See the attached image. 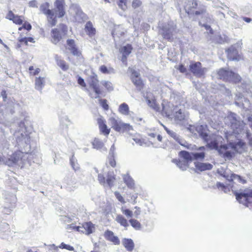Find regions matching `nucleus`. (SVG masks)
<instances>
[{
	"mask_svg": "<svg viewBox=\"0 0 252 252\" xmlns=\"http://www.w3.org/2000/svg\"><path fill=\"white\" fill-rule=\"evenodd\" d=\"M236 116L235 114L232 113L226 119V120L230 121V127L232 130L231 133H227L225 134L228 145H222L223 139L221 136L215 134L208 135L206 125H198L196 127V131L206 142L209 148L217 150L220 154L228 159L232 158L235 153H242L245 151L246 144L240 138H247L249 144L252 146L251 134L246 127L243 121H237Z\"/></svg>",
	"mask_w": 252,
	"mask_h": 252,
	"instance_id": "f257e3e1",
	"label": "nucleus"
},
{
	"mask_svg": "<svg viewBox=\"0 0 252 252\" xmlns=\"http://www.w3.org/2000/svg\"><path fill=\"white\" fill-rule=\"evenodd\" d=\"M8 128L0 126V164L9 166L14 164L21 168L31 164L33 155L28 152L31 149V137L24 122H21L13 133L16 145L24 152L20 151L12 154L13 145L10 143L11 138L8 136Z\"/></svg>",
	"mask_w": 252,
	"mask_h": 252,
	"instance_id": "f03ea898",
	"label": "nucleus"
},
{
	"mask_svg": "<svg viewBox=\"0 0 252 252\" xmlns=\"http://www.w3.org/2000/svg\"><path fill=\"white\" fill-rule=\"evenodd\" d=\"M54 6L55 8L54 9V11L49 14L46 15L48 22L52 27L56 25L57 23V17H62L65 14L63 1L56 0L55 2Z\"/></svg>",
	"mask_w": 252,
	"mask_h": 252,
	"instance_id": "7ed1b4c3",
	"label": "nucleus"
},
{
	"mask_svg": "<svg viewBox=\"0 0 252 252\" xmlns=\"http://www.w3.org/2000/svg\"><path fill=\"white\" fill-rule=\"evenodd\" d=\"M108 124L115 131L119 132H129L133 127L129 124L125 123L118 117L111 116L108 119Z\"/></svg>",
	"mask_w": 252,
	"mask_h": 252,
	"instance_id": "20e7f679",
	"label": "nucleus"
},
{
	"mask_svg": "<svg viewBox=\"0 0 252 252\" xmlns=\"http://www.w3.org/2000/svg\"><path fill=\"white\" fill-rule=\"evenodd\" d=\"M159 33L163 38L168 41H172L173 35L176 32V26L173 22L164 24L162 26H159Z\"/></svg>",
	"mask_w": 252,
	"mask_h": 252,
	"instance_id": "39448f33",
	"label": "nucleus"
},
{
	"mask_svg": "<svg viewBox=\"0 0 252 252\" xmlns=\"http://www.w3.org/2000/svg\"><path fill=\"white\" fill-rule=\"evenodd\" d=\"M236 199L240 203L247 207H252V189H246L235 193Z\"/></svg>",
	"mask_w": 252,
	"mask_h": 252,
	"instance_id": "423d86ee",
	"label": "nucleus"
},
{
	"mask_svg": "<svg viewBox=\"0 0 252 252\" xmlns=\"http://www.w3.org/2000/svg\"><path fill=\"white\" fill-rule=\"evenodd\" d=\"M67 27L63 25L60 24L58 28L53 29L51 31V41L55 44H57L62 38V36L66 34Z\"/></svg>",
	"mask_w": 252,
	"mask_h": 252,
	"instance_id": "0eeeda50",
	"label": "nucleus"
},
{
	"mask_svg": "<svg viewBox=\"0 0 252 252\" xmlns=\"http://www.w3.org/2000/svg\"><path fill=\"white\" fill-rule=\"evenodd\" d=\"M218 74L219 78L223 80L232 81L234 83H237L240 80V76L238 74L223 68L220 69Z\"/></svg>",
	"mask_w": 252,
	"mask_h": 252,
	"instance_id": "6e6552de",
	"label": "nucleus"
},
{
	"mask_svg": "<svg viewBox=\"0 0 252 252\" xmlns=\"http://www.w3.org/2000/svg\"><path fill=\"white\" fill-rule=\"evenodd\" d=\"M90 86L93 88L95 93L94 94H90V96L92 98H97L99 97V95L102 93L98 85V80L96 75L91 76L89 81Z\"/></svg>",
	"mask_w": 252,
	"mask_h": 252,
	"instance_id": "1a4fd4ad",
	"label": "nucleus"
},
{
	"mask_svg": "<svg viewBox=\"0 0 252 252\" xmlns=\"http://www.w3.org/2000/svg\"><path fill=\"white\" fill-rule=\"evenodd\" d=\"M69 14L74 18L75 20L81 22L85 17V14L76 4H72L69 10Z\"/></svg>",
	"mask_w": 252,
	"mask_h": 252,
	"instance_id": "9d476101",
	"label": "nucleus"
},
{
	"mask_svg": "<svg viewBox=\"0 0 252 252\" xmlns=\"http://www.w3.org/2000/svg\"><path fill=\"white\" fill-rule=\"evenodd\" d=\"M128 70L131 73V79L132 83L138 90H141L143 88L144 84L139 77V73L131 67H129Z\"/></svg>",
	"mask_w": 252,
	"mask_h": 252,
	"instance_id": "9b49d317",
	"label": "nucleus"
},
{
	"mask_svg": "<svg viewBox=\"0 0 252 252\" xmlns=\"http://www.w3.org/2000/svg\"><path fill=\"white\" fill-rule=\"evenodd\" d=\"M182 151L180 152L179 156L181 159H173L172 162L175 163L177 166L182 170H186L189 166V164L192 161L190 158H185L182 154Z\"/></svg>",
	"mask_w": 252,
	"mask_h": 252,
	"instance_id": "f8f14e48",
	"label": "nucleus"
},
{
	"mask_svg": "<svg viewBox=\"0 0 252 252\" xmlns=\"http://www.w3.org/2000/svg\"><path fill=\"white\" fill-rule=\"evenodd\" d=\"M190 71L195 76L201 77L207 71L206 68H201V64L199 62L192 63L189 65Z\"/></svg>",
	"mask_w": 252,
	"mask_h": 252,
	"instance_id": "ddd939ff",
	"label": "nucleus"
},
{
	"mask_svg": "<svg viewBox=\"0 0 252 252\" xmlns=\"http://www.w3.org/2000/svg\"><path fill=\"white\" fill-rule=\"evenodd\" d=\"M175 110L174 105L165 100H163L162 103V114L165 115L168 118H171L173 111Z\"/></svg>",
	"mask_w": 252,
	"mask_h": 252,
	"instance_id": "4468645a",
	"label": "nucleus"
},
{
	"mask_svg": "<svg viewBox=\"0 0 252 252\" xmlns=\"http://www.w3.org/2000/svg\"><path fill=\"white\" fill-rule=\"evenodd\" d=\"M148 106L157 112L160 111V108L157 103L155 96L151 93H147L145 96Z\"/></svg>",
	"mask_w": 252,
	"mask_h": 252,
	"instance_id": "2eb2a0df",
	"label": "nucleus"
},
{
	"mask_svg": "<svg viewBox=\"0 0 252 252\" xmlns=\"http://www.w3.org/2000/svg\"><path fill=\"white\" fill-rule=\"evenodd\" d=\"M94 225L91 222H86L81 226H78L77 227V231L87 235L92 233L94 231Z\"/></svg>",
	"mask_w": 252,
	"mask_h": 252,
	"instance_id": "dca6fc26",
	"label": "nucleus"
},
{
	"mask_svg": "<svg viewBox=\"0 0 252 252\" xmlns=\"http://www.w3.org/2000/svg\"><path fill=\"white\" fill-rule=\"evenodd\" d=\"M183 156L186 158H190L191 161L194 159H202L205 157V153L203 152L189 153L185 151H182Z\"/></svg>",
	"mask_w": 252,
	"mask_h": 252,
	"instance_id": "f3484780",
	"label": "nucleus"
},
{
	"mask_svg": "<svg viewBox=\"0 0 252 252\" xmlns=\"http://www.w3.org/2000/svg\"><path fill=\"white\" fill-rule=\"evenodd\" d=\"M132 50V47L131 45L127 44L126 46H124L120 49V52L122 54V61L123 63H125L126 64L127 57L131 53Z\"/></svg>",
	"mask_w": 252,
	"mask_h": 252,
	"instance_id": "a211bd4d",
	"label": "nucleus"
},
{
	"mask_svg": "<svg viewBox=\"0 0 252 252\" xmlns=\"http://www.w3.org/2000/svg\"><path fill=\"white\" fill-rule=\"evenodd\" d=\"M227 57L230 61L239 60V56L235 46H232L226 50Z\"/></svg>",
	"mask_w": 252,
	"mask_h": 252,
	"instance_id": "6ab92c4d",
	"label": "nucleus"
},
{
	"mask_svg": "<svg viewBox=\"0 0 252 252\" xmlns=\"http://www.w3.org/2000/svg\"><path fill=\"white\" fill-rule=\"evenodd\" d=\"M104 236L105 239L115 245H119L120 241L117 236L114 235V233L110 230H106L104 234Z\"/></svg>",
	"mask_w": 252,
	"mask_h": 252,
	"instance_id": "aec40b11",
	"label": "nucleus"
},
{
	"mask_svg": "<svg viewBox=\"0 0 252 252\" xmlns=\"http://www.w3.org/2000/svg\"><path fill=\"white\" fill-rule=\"evenodd\" d=\"M174 117L176 122L181 125H184L187 119V117L180 109L175 112Z\"/></svg>",
	"mask_w": 252,
	"mask_h": 252,
	"instance_id": "412c9836",
	"label": "nucleus"
},
{
	"mask_svg": "<svg viewBox=\"0 0 252 252\" xmlns=\"http://www.w3.org/2000/svg\"><path fill=\"white\" fill-rule=\"evenodd\" d=\"M97 123L99 126L100 131L104 135H108L110 132V129L107 127L104 120L102 118H98L97 119Z\"/></svg>",
	"mask_w": 252,
	"mask_h": 252,
	"instance_id": "4be33fe9",
	"label": "nucleus"
},
{
	"mask_svg": "<svg viewBox=\"0 0 252 252\" xmlns=\"http://www.w3.org/2000/svg\"><path fill=\"white\" fill-rule=\"evenodd\" d=\"M236 96L237 97L236 99L237 100L235 102L236 105L242 106L244 108H249L250 105L249 100L245 98H243V95L241 94H240L239 95L236 94Z\"/></svg>",
	"mask_w": 252,
	"mask_h": 252,
	"instance_id": "5701e85b",
	"label": "nucleus"
},
{
	"mask_svg": "<svg viewBox=\"0 0 252 252\" xmlns=\"http://www.w3.org/2000/svg\"><path fill=\"white\" fill-rule=\"evenodd\" d=\"M227 180L229 181L233 182L234 183H239L242 184L247 183V180L244 177L235 174H231L230 176H227Z\"/></svg>",
	"mask_w": 252,
	"mask_h": 252,
	"instance_id": "b1692460",
	"label": "nucleus"
},
{
	"mask_svg": "<svg viewBox=\"0 0 252 252\" xmlns=\"http://www.w3.org/2000/svg\"><path fill=\"white\" fill-rule=\"evenodd\" d=\"M194 165L196 168L200 171L211 170L213 168V165L209 163H203L196 161L194 162Z\"/></svg>",
	"mask_w": 252,
	"mask_h": 252,
	"instance_id": "393cba45",
	"label": "nucleus"
},
{
	"mask_svg": "<svg viewBox=\"0 0 252 252\" xmlns=\"http://www.w3.org/2000/svg\"><path fill=\"white\" fill-rule=\"evenodd\" d=\"M67 45L68 46V49L71 51L73 55L77 56H79L80 53V51L78 50V49L76 47L74 40H67Z\"/></svg>",
	"mask_w": 252,
	"mask_h": 252,
	"instance_id": "a878e982",
	"label": "nucleus"
},
{
	"mask_svg": "<svg viewBox=\"0 0 252 252\" xmlns=\"http://www.w3.org/2000/svg\"><path fill=\"white\" fill-rule=\"evenodd\" d=\"M85 31L90 37H93L95 34V29L92 23L90 21L87 22L86 24Z\"/></svg>",
	"mask_w": 252,
	"mask_h": 252,
	"instance_id": "bb28decb",
	"label": "nucleus"
},
{
	"mask_svg": "<svg viewBox=\"0 0 252 252\" xmlns=\"http://www.w3.org/2000/svg\"><path fill=\"white\" fill-rule=\"evenodd\" d=\"M125 31L122 27L120 26H116L112 33L114 40H115L117 37H120L123 36L125 33Z\"/></svg>",
	"mask_w": 252,
	"mask_h": 252,
	"instance_id": "cd10ccee",
	"label": "nucleus"
},
{
	"mask_svg": "<svg viewBox=\"0 0 252 252\" xmlns=\"http://www.w3.org/2000/svg\"><path fill=\"white\" fill-rule=\"evenodd\" d=\"M93 148L97 150L106 151V149L104 147V144L102 141L97 138H95L92 142Z\"/></svg>",
	"mask_w": 252,
	"mask_h": 252,
	"instance_id": "c85d7f7f",
	"label": "nucleus"
},
{
	"mask_svg": "<svg viewBox=\"0 0 252 252\" xmlns=\"http://www.w3.org/2000/svg\"><path fill=\"white\" fill-rule=\"evenodd\" d=\"M106 181V185H107L110 188L114 186L115 181V176L113 172H109L107 173Z\"/></svg>",
	"mask_w": 252,
	"mask_h": 252,
	"instance_id": "c756f323",
	"label": "nucleus"
},
{
	"mask_svg": "<svg viewBox=\"0 0 252 252\" xmlns=\"http://www.w3.org/2000/svg\"><path fill=\"white\" fill-rule=\"evenodd\" d=\"M45 78L44 77H36L35 80V89L41 91L44 86Z\"/></svg>",
	"mask_w": 252,
	"mask_h": 252,
	"instance_id": "7c9ffc66",
	"label": "nucleus"
},
{
	"mask_svg": "<svg viewBox=\"0 0 252 252\" xmlns=\"http://www.w3.org/2000/svg\"><path fill=\"white\" fill-rule=\"evenodd\" d=\"M161 125L164 128V129L166 130L167 133L172 138H173L176 141L178 142L181 145H184L182 143V140L180 139L179 136L174 131L172 130H170L168 129L166 126L161 124Z\"/></svg>",
	"mask_w": 252,
	"mask_h": 252,
	"instance_id": "2f4dec72",
	"label": "nucleus"
},
{
	"mask_svg": "<svg viewBox=\"0 0 252 252\" xmlns=\"http://www.w3.org/2000/svg\"><path fill=\"white\" fill-rule=\"evenodd\" d=\"M123 244L128 251H131L134 248V243L130 239L125 238L122 241Z\"/></svg>",
	"mask_w": 252,
	"mask_h": 252,
	"instance_id": "473e14b6",
	"label": "nucleus"
},
{
	"mask_svg": "<svg viewBox=\"0 0 252 252\" xmlns=\"http://www.w3.org/2000/svg\"><path fill=\"white\" fill-rule=\"evenodd\" d=\"M116 221L120 223L121 225L124 226L126 229H127V227L128 226V223L127 220L122 215H118L116 216Z\"/></svg>",
	"mask_w": 252,
	"mask_h": 252,
	"instance_id": "72a5a7b5",
	"label": "nucleus"
},
{
	"mask_svg": "<svg viewBox=\"0 0 252 252\" xmlns=\"http://www.w3.org/2000/svg\"><path fill=\"white\" fill-rule=\"evenodd\" d=\"M118 111L121 114L124 115H128L130 112L129 107L126 103H123L119 106Z\"/></svg>",
	"mask_w": 252,
	"mask_h": 252,
	"instance_id": "f704fd0d",
	"label": "nucleus"
},
{
	"mask_svg": "<svg viewBox=\"0 0 252 252\" xmlns=\"http://www.w3.org/2000/svg\"><path fill=\"white\" fill-rule=\"evenodd\" d=\"M124 182L126 184L127 187L132 189L134 186V182L132 178L128 175H124L123 176Z\"/></svg>",
	"mask_w": 252,
	"mask_h": 252,
	"instance_id": "c9c22d12",
	"label": "nucleus"
},
{
	"mask_svg": "<svg viewBox=\"0 0 252 252\" xmlns=\"http://www.w3.org/2000/svg\"><path fill=\"white\" fill-rule=\"evenodd\" d=\"M19 107L18 104L15 103H11L8 104V105L5 108L6 113H10L11 114H13L15 112L14 109H17Z\"/></svg>",
	"mask_w": 252,
	"mask_h": 252,
	"instance_id": "e433bc0d",
	"label": "nucleus"
},
{
	"mask_svg": "<svg viewBox=\"0 0 252 252\" xmlns=\"http://www.w3.org/2000/svg\"><path fill=\"white\" fill-rule=\"evenodd\" d=\"M55 59L58 65L63 70L66 71L68 69V65L66 64L65 61L59 59L58 56H56Z\"/></svg>",
	"mask_w": 252,
	"mask_h": 252,
	"instance_id": "4c0bfd02",
	"label": "nucleus"
},
{
	"mask_svg": "<svg viewBox=\"0 0 252 252\" xmlns=\"http://www.w3.org/2000/svg\"><path fill=\"white\" fill-rule=\"evenodd\" d=\"M49 4L48 2L42 4L40 7V10L46 15L49 14L54 11V9L50 10L49 9Z\"/></svg>",
	"mask_w": 252,
	"mask_h": 252,
	"instance_id": "58836bf2",
	"label": "nucleus"
},
{
	"mask_svg": "<svg viewBox=\"0 0 252 252\" xmlns=\"http://www.w3.org/2000/svg\"><path fill=\"white\" fill-rule=\"evenodd\" d=\"M238 21L241 23L239 24L235 23L234 24V27L236 28H241L243 24V23L242 22V21H244L247 23H250L252 21V19L250 18L243 17L240 18Z\"/></svg>",
	"mask_w": 252,
	"mask_h": 252,
	"instance_id": "ea45409f",
	"label": "nucleus"
},
{
	"mask_svg": "<svg viewBox=\"0 0 252 252\" xmlns=\"http://www.w3.org/2000/svg\"><path fill=\"white\" fill-rule=\"evenodd\" d=\"M70 163L72 168L75 170H78L80 168L79 165L77 162V159L74 157V155H72L71 158H70Z\"/></svg>",
	"mask_w": 252,
	"mask_h": 252,
	"instance_id": "a19ab883",
	"label": "nucleus"
},
{
	"mask_svg": "<svg viewBox=\"0 0 252 252\" xmlns=\"http://www.w3.org/2000/svg\"><path fill=\"white\" fill-rule=\"evenodd\" d=\"M131 225L136 230H140L141 228L140 223L136 220L130 219L129 220Z\"/></svg>",
	"mask_w": 252,
	"mask_h": 252,
	"instance_id": "79ce46f5",
	"label": "nucleus"
},
{
	"mask_svg": "<svg viewBox=\"0 0 252 252\" xmlns=\"http://www.w3.org/2000/svg\"><path fill=\"white\" fill-rule=\"evenodd\" d=\"M100 83L102 85L104 86L106 90L109 92H111L114 89L113 85L110 81L102 80L101 81Z\"/></svg>",
	"mask_w": 252,
	"mask_h": 252,
	"instance_id": "37998d69",
	"label": "nucleus"
},
{
	"mask_svg": "<svg viewBox=\"0 0 252 252\" xmlns=\"http://www.w3.org/2000/svg\"><path fill=\"white\" fill-rule=\"evenodd\" d=\"M99 70L101 72L104 74H110L114 72V69L113 68H110L108 69L107 67L104 65L100 67Z\"/></svg>",
	"mask_w": 252,
	"mask_h": 252,
	"instance_id": "c03bdc74",
	"label": "nucleus"
},
{
	"mask_svg": "<svg viewBox=\"0 0 252 252\" xmlns=\"http://www.w3.org/2000/svg\"><path fill=\"white\" fill-rule=\"evenodd\" d=\"M9 230V226L6 222H1L0 224V231L3 232H8Z\"/></svg>",
	"mask_w": 252,
	"mask_h": 252,
	"instance_id": "a18cd8bd",
	"label": "nucleus"
},
{
	"mask_svg": "<svg viewBox=\"0 0 252 252\" xmlns=\"http://www.w3.org/2000/svg\"><path fill=\"white\" fill-rule=\"evenodd\" d=\"M122 212L127 218H131L133 217V212L129 209H125L122 208Z\"/></svg>",
	"mask_w": 252,
	"mask_h": 252,
	"instance_id": "49530a36",
	"label": "nucleus"
},
{
	"mask_svg": "<svg viewBox=\"0 0 252 252\" xmlns=\"http://www.w3.org/2000/svg\"><path fill=\"white\" fill-rule=\"evenodd\" d=\"M99 103L100 105L102 106V107L105 110H108L109 109V106L108 104L107 103V100L106 99H99Z\"/></svg>",
	"mask_w": 252,
	"mask_h": 252,
	"instance_id": "de8ad7c7",
	"label": "nucleus"
},
{
	"mask_svg": "<svg viewBox=\"0 0 252 252\" xmlns=\"http://www.w3.org/2000/svg\"><path fill=\"white\" fill-rule=\"evenodd\" d=\"M132 140L138 145L142 146L144 143L143 139L140 136L135 137L132 138Z\"/></svg>",
	"mask_w": 252,
	"mask_h": 252,
	"instance_id": "09e8293b",
	"label": "nucleus"
},
{
	"mask_svg": "<svg viewBox=\"0 0 252 252\" xmlns=\"http://www.w3.org/2000/svg\"><path fill=\"white\" fill-rule=\"evenodd\" d=\"M98 180L100 184L102 185L104 187L106 186L105 178L101 174H99L98 175Z\"/></svg>",
	"mask_w": 252,
	"mask_h": 252,
	"instance_id": "8fccbe9b",
	"label": "nucleus"
},
{
	"mask_svg": "<svg viewBox=\"0 0 252 252\" xmlns=\"http://www.w3.org/2000/svg\"><path fill=\"white\" fill-rule=\"evenodd\" d=\"M61 122L65 125L66 126H67L68 125H70L71 123L70 120H69L68 117L67 116H65L64 117H63L61 119Z\"/></svg>",
	"mask_w": 252,
	"mask_h": 252,
	"instance_id": "3c124183",
	"label": "nucleus"
},
{
	"mask_svg": "<svg viewBox=\"0 0 252 252\" xmlns=\"http://www.w3.org/2000/svg\"><path fill=\"white\" fill-rule=\"evenodd\" d=\"M220 89L222 93H223L226 96L228 97L229 98H230L231 93L229 90L227 89L224 86H221Z\"/></svg>",
	"mask_w": 252,
	"mask_h": 252,
	"instance_id": "603ef678",
	"label": "nucleus"
},
{
	"mask_svg": "<svg viewBox=\"0 0 252 252\" xmlns=\"http://www.w3.org/2000/svg\"><path fill=\"white\" fill-rule=\"evenodd\" d=\"M114 194L117 198V199L121 203L124 204L126 203V201L123 196L120 194V193L118 191H115L114 192Z\"/></svg>",
	"mask_w": 252,
	"mask_h": 252,
	"instance_id": "864d4df0",
	"label": "nucleus"
},
{
	"mask_svg": "<svg viewBox=\"0 0 252 252\" xmlns=\"http://www.w3.org/2000/svg\"><path fill=\"white\" fill-rule=\"evenodd\" d=\"M142 4V2L140 0H133L132 3V7L136 8L139 7Z\"/></svg>",
	"mask_w": 252,
	"mask_h": 252,
	"instance_id": "5fc2aeb1",
	"label": "nucleus"
},
{
	"mask_svg": "<svg viewBox=\"0 0 252 252\" xmlns=\"http://www.w3.org/2000/svg\"><path fill=\"white\" fill-rule=\"evenodd\" d=\"M13 23L18 24V25H21L23 22V20L22 19V17L21 16H15L13 20H12Z\"/></svg>",
	"mask_w": 252,
	"mask_h": 252,
	"instance_id": "6e6d98bb",
	"label": "nucleus"
},
{
	"mask_svg": "<svg viewBox=\"0 0 252 252\" xmlns=\"http://www.w3.org/2000/svg\"><path fill=\"white\" fill-rule=\"evenodd\" d=\"M203 21L202 20L199 22V25L202 27H204L207 30H210V32L211 33H212V29L211 28V27L210 26L207 24V23H202Z\"/></svg>",
	"mask_w": 252,
	"mask_h": 252,
	"instance_id": "4d7b16f0",
	"label": "nucleus"
},
{
	"mask_svg": "<svg viewBox=\"0 0 252 252\" xmlns=\"http://www.w3.org/2000/svg\"><path fill=\"white\" fill-rule=\"evenodd\" d=\"M134 208L136 209V210L133 213V216L138 218V216H139L141 214V210L140 208L136 206Z\"/></svg>",
	"mask_w": 252,
	"mask_h": 252,
	"instance_id": "13d9d810",
	"label": "nucleus"
},
{
	"mask_svg": "<svg viewBox=\"0 0 252 252\" xmlns=\"http://www.w3.org/2000/svg\"><path fill=\"white\" fill-rule=\"evenodd\" d=\"M251 88L252 84L250 82H249L246 85L245 84H243V88L245 90L246 92L250 91Z\"/></svg>",
	"mask_w": 252,
	"mask_h": 252,
	"instance_id": "bf43d9fd",
	"label": "nucleus"
},
{
	"mask_svg": "<svg viewBox=\"0 0 252 252\" xmlns=\"http://www.w3.org/2000/svg\"><path fill=\"white\" fill-rule=\"evenodd\" d=\"M78 83L82 87H85L86 86L84 80L81 77H78Z\"/></svg>",
	"mask_w": 252,
	"mask_h": 252,
	"instance_id": "052dcab7",
	"label": "nucleus"
},
{
	"mask_svg": "<svg viewBox=\"0 0 252 252\" xmlns=\"http://www.w3.org/2000/svg\"><path fill=\"white\" fill-rule=\"evenodd\" d=\"M15 16L11 11H9L7 14L6 18L12 21Z\"/></svg>",
	"mask_w": 252,
	"mask_h": 252,
	"instance_id": "680f3d73",
	"label": "nucleus"
},
{
	"mask_svg": "<svg viewBox=\"0 0 252 252\" xmlns=\"http://www.w3.org/2000/svg\"><path fill=\"white\" fill-rule=\"evenodd\" d=\"M21 41H24L26 43H27L28 42L33 43L34 42V39L32 37H25L22 39Z\"/></svg>",
	"mask_w": 252,
	"mask_h": 252,
	"instance_id": "e2e57ef3",
	"label": "nucleus"
},
{
	"mask_svg": "<svg viewBox=\"0 0 252 252\" xmlns=\"http://www.w3.org/2000/svg\"><path fill=\"white\" fill-rule=\"evenodd\" d=\"M78 227V226H76L74 224L72 223V224H67L66 226V228L67 229H75L76 231H77V227Z\"/></svg>",
	"mask_w": 252,
	"mask_h": 252,
	"instance_id": "0e129e2a",
	"label": "nucleus"
},
{
	"mask_svg": "<svg viewBox=\"0 0 252 252\" xmlns=\"http://www.w3.org/2000/svg\"><path fill=\"white\" fill-rule=\"evenodd\" d=\"M29 5L31 7H37V2L36 0H32L29 2Z\"/></svg>",
	"mask_w": 252,
	"mask_h": 252,
	"instance_id": "69168bd1",
	"label": "nucleus"
},
{
	"mask_svg": "<svg viewBox=\"0 0 252 252\" xmlns=\"http://www.w3.org/2000/svg\"><path fill=\"white\" fill-rule=\"evenodd\" d=\"M216 186L218 189H221V190H224V191H225L224 190L225 189V187L223 184L221 183L220 182H217V184H216Z\"/></svg>",
	"mask_w": 252,
	"mask_h": 252,
	"instance_id": "338daca9",
	"label": "nucleus"
},
{
	"mask_svg": "<svg viewBox=\"0 0 252 252\" xmlns=\"http://www.w3.org/2000/svg\"><path fill=\"white\" fill-rule=\"evenodd\" d=\"M248 122L249 123L250 126L252 128V113L249 115L247 117Z\"/></svg>",
	"mask_w": 252,
	"mask_h": 252,
	"instance_id": "774afa93",
	"label": "nucleus"
}]
</instances>
